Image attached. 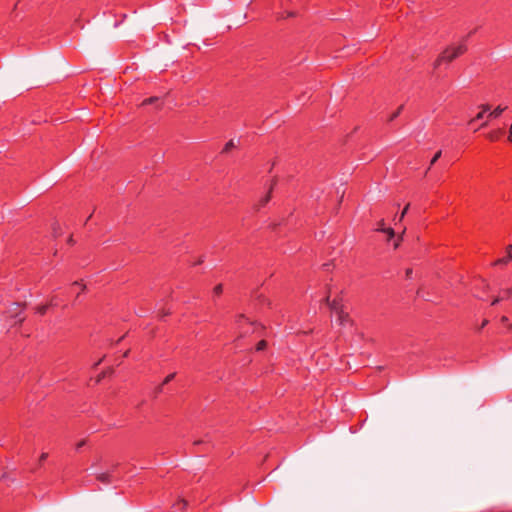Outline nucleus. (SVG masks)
<instances>
[{"label":"nucleus","instance_id":"f257e3e1","mask_svg":"<svg viewBox=\"0 0 512 512\" xmlns=\"http://www.w3.org/2000/svg\"><path fill=\"white\" fill-rule=\"evenodd\" d=\"M467 47L464 43L457 46H451L445 49L434 62V68L437 69L443 62H451L460 55L464 54Z\"/></svg>","mask_w":512,"mask_h":512},{"label":"nucleus","instance_id":"f03ea898","mask_svg":"<svg viewBox=\"0 0 512 512\" xmlns=\"http://www.w3.org/2000/svg\"><path fill=\"white\" fill-rule=\"evenodd\" d=\"M24 307L20 303H12L9 309L7 310V317L13 319V323L11 325L20 324L24 321L25 317L23 314Z\"/></svg>","mask_w":512,"mask_h":512},{"label":"nucleus","instance_id":"7ed1b4c3","mask_svg":"<svg viewBox=\"0 0 512 512\" xmlns=\"http://www.w3.org/2000/svg\"><path fill=\"white\" fill-rule=\"evenodd\" d=\"M239 327H241L242 331L241 336H244L248 333H253L256 331V324L253 322H250L249 319H247L244 315H239L236 320Z\"/></svg>","mask_w":512,"mask_h":512},{"label":"nucleus","instance_id":"20e7f679","mask_svg":"<svg viewBox=\"0 0 512 512\" xmlns=\"http://www.w3.org/2000/svg\"><path fill=\"white\" fill-rule=\"evenodd\" d=\"M324 301L330 307L331 311H333L334 313H336V312H341L342 313V309L344 308V306L342 304V298L341 297H336L332 301H330V297L327 296L324 299Z\"/></svg>","mask_w":512,"mask_h":512},{"label":"nucleus","instance_id":"39448f33","mask_svg":"<svg viewBox=\"0 0 512 512\" xmlns=\"http://www.w3.org/2000/svg\"><path fill=\"white\" fill-rule=\"evenodd\" d=\"M385 223H384V220H380L377 224V228L376 230L377 231H380V232H384V233H387L388 234V239H392L395 235V232L392 228H385L384 227Z\"/></svg>","mask_w":512,"mask_h":512},{"label":"nucleus","instance_id":"423d86ee","mask_svg":"<svg viewBox=\"0 0 512 512\" xmlns=\"http://www.w3.org/2000/svg\"><path fill=\"white\" fill-rule=\"evenodd\" d=\"M96 479L104 484L112 482V474L110 472L100 473L96 476Z\"/></svg>","mask_w":512,"mask_h":512},{"label":"nucleus","instance_id":"0eeeda50","mask_svg":"<svg viewBox=\"0 0 512 512\" xmlns=\"http://www.w3.org/2000/svg\"><path fill=\"white\" fill-rule=\"evenodd\" d=\"M56 305H57V302L55 301V298H52L49 304L40 305V306L36 307V313H38L40 315H44L46 313L47 309L49 308V306H56Z\"/></svg>","mask_w":512,"mask_h":512},{"label":"nucleus","instance_id":"6e6552de","mask_svg":"<svg viewBox=\"0 0 512 512\" xmlns=\"http://www.w3.org/2000/svg\"><path fill=\"white\" fill-rule=\"evenodd\" d=\"M503 133L504 132L502 129L493 130L487 134V138L490 141H497L503 135Z\"/></svg>","mask_w":512,"mask_h":512},{"label":"nucleus","instance_id":"1a4fd4ad","mask_svg":"<svg viewBox=\"0 0 512 512\" xmlns=\"http://www.w3.org/2000/svg\"><path fill=\"white\" fill-rule=\"evenodd\" d=\"M335 314L337 315V321L340 325H344L349 319V315L344 311V308L342 309V313L336 312Z\"/></svg>","mask_w":512,"mask_h":512},{"label":"nucleus","instance_id":"9d476101","mask_svg":"<svg viewBox=\"0 0 512 512\" xmlns=\"http://www.w3.org/2000/svg\"><path fill=\"white\" fill-rule=\"evenodd\" d=\"M175 375V373H170L169 375H167L162 384L156 388L155 394L157 395L158 393H160L162 391V386L172 381L175 378Z\"/></svg>","mask_w":512,"mask_h":512},{"label":"nucleus","instance_id":"9b49d317","mask_svg":"<svg viewBox=\"0 0 512 512\" xmlns=\"http://www.w3.org/2000/svg\"><path fill=\"white\" fill-rule=\"evenodd\" d=\"M273 186H274V184H271L268 193L263 198L260 199L259 204H258V209H260L261 207H264L269 202L270 197H271L270 193L273 189Z\"/></svg>","mask_w":512,"mask_h":512},{"label":"nucleus","instance_id":"f8f14e48","mask_svg":"<svg viewBox=\"0 0 512 512\" xmlns=\"http://www.w3.org/2000/svg\"><path fill=\"white\" fill-rule=\"evenodd\" d=\"M506 109V107L498 106L496 107L492 112L489 113L490 118H497L499 117L503 111Z\"/></svg>","mask_w":512,"mask_h":512},{"label":"nucleus","instance_id":"ddd939ff","mask_svg":"<svg viewBox=\"0 0 512 512\" xmlns=\"http://www.w3.org/2000/svg\"><path fill=\"white\" fill-rule=\"evenodd\" d=\"M482 108H483V109H482V111H480V112L475 116V118H473V119H472V121H471V122H474V121H476V120H481V119H483V118H484L485 113H486L487 111H489V109H490V107H489L488 105H485V106H483Z\"/></svg>","mask_w":512,"mask_h":512},{"label":"nucleus","instance_id":"4468645a","mask_svg":"<svg viewBox=\"0 0 512 512\" xmlns=\"http://www.w3.org/2000/svg\"><path fill=\"white\" fill-rule=\"evenodd\" d=\"M160 98L158 97H149V98H146L143 100L142 102V106H146V105H150V104H154V103H160Z\"/></svg>","mask_w":512,"mask_h":512},{"label":"nucleus","instance_id":"2eb2a0df","mask_svg":"<svg viewBox=\"0 0 512 512\" xmlns=\"http://www.w3.org/2000/svg\"><path fill=\"white\" fill-rule=\"evenodd\" d=\"M441 155H442V151L441 150H439V151H437L435 153V155L433 156V158L430 161V165L428 167V170H430L431 167L438 161V159L441 157Z\"/></svg>","mask_w":512,"mask_h":512},{"label":"nucleus","instance_id":"dca6fc26","mask_svg":"<svg viewBox=\"0 0 512 512\" xmlns=\"http://www.w3.org/2000/svg\"><path fill=\"white\" fill-rule=\"evenodd\" d=\"M402 110H403V105L399 106V107L397 108V110H396L394 113H392V115H391V116H390V118H389V121H393V120H395V119L400 115V113L402 112Z\"/></svg>","mask_w":512,"mask_h":512},{"label":"nucleus","instance_id":"f3484780","mask_svg":"<svg viewBox=\"0 0 512 512\" xmlns=\"http://www.w3.org/2000/svg\"><path fill=\"white\" fill-rule=\"evenodd\" d=\"M233 147H235V144H234L233 140L228 141L225 144V146H224V148L222 150V153H226V152L230 151Z\"/></svg>","mask_w":512,"mask_h":512},{"label":"nucleus","instance_id":"a211bd4d","mask_svg":"<svg viewBox=\"0 0 512 512\" xmlns=\"http://www.w3.org/2000/svg\"><path fill=\"white\" fill-rule=\"evenodd\" d=\"M266 346H267V342L265 340H261V341H259L257 343L256 350L257 351H262V350H264L266 348Z\"/></svg>","mask_w":512,"mask_h":512},{"label":"nucleus","instance_id":"6ab92c4d","mask_svg":"<svg viewBox=\"0 0 512 512\" xmlns=\"http://www.w3.org/2000/svg\"><path fill=\"white\" fill-rule=\"evenodd\" d=\"M222 291H223V286H222V284H218V285H216V286L214 287V289H213V293H214V295H215V296H219V295L222 293Z\"/></svg>","mask_w":512,"mask_h":512},{"label":"nucleus","instance_id":"aec40b11","mask_svg":"<svg viewBox=\"0 0 512 512\" xmlns=\"http://www.w3.org/2000/svg\"><path fill=\"white\" fill-rule=\"evenodd\" d=\"M506 260H512V244L506 248Z\"/></svg>","mask_w":512,"mask_h":512},{"label":"nucleus","instance_id":"412c9836","mask_svg":"<svg viewBox=\"0 0 512 512\" xmlns=\"http://www.w3.org/2000/svg\"><path fill=\"white\" fill-rule=\"evenodd\" d=\"M294 16H295L294 12H284V13L280 14L279 18L285 19V18L294 17Z\"/></svg>","mask_w":512,"mask_h":512},{"label":"nucleus","instance_id":"4be33fe9","mask_svg":"<svg viewBox=\"0 0 512 512\" xmlns=\"http://www.w3.org/2000/svg\"><path fill=\"white\" fill-rule=\"evenodd\" d=\"M48 458V453H42L39 457V466L43 464V462Z\"/></svg>","mask_w":512,"mask_h":512},{"label":"nucleus","instance_id":"5701e85b","mask_svg":"<svg viewBox=\"0 0 512 512\" xmlns=\"http://www.w3.org/2000/svg\"><path fill=\"white\" fill-rule=\"evenodd\" d=\"M503 293H504L503 298H509L510 296H512V287L503 290Z\"/></svg>","mask_w":512,"mask_h":512},{"label":"nucleus","instance_id":"b1692460","mask_svg":"<svg viewBox=\"0 0 512 512\" xmlns=\"http://www.w3.org/2000/svg\"><path fill=\"white\" fill-rule=\"evenodd\" d=\"M177 505H181L180 510H181L182 512H184V509H185V507L187 506V501H186V500H184V499H181V500L177 503Z\"/></svg>","mask_w":512,"mask_h":512},{"label":"nucleus","instance_id":"393cba45","mask_svg":"<svg viewBox=\"0 0 512 512\" xmlns=\"http://www.w3.org/2000/svg\"><path fill=\"white\" fill-rule=\"evenodd\" d=\"M510 260H506V256L503 257V258H500L498 259L494 264L495 265H498V264H507Z\"/></svg>","mask_w":512,"mask_h":512},{"label":"nucleus","instance_id":"a878e982","mask_svg":"<svg viewBox=\"0 0 512 512\" xmlns=\"http://www.w3.org/2000/svg\"><path fill=\"white\" fill-rule=\"evenodd\" d=\"M408 209H409V204L406 205L405 208L403 209V211H402V213H401V215L399 217V221H401L404 218V216L407 213Z\"/></svg>","mask_w":512,"mask_h":512},{"label":"nucleus","instance_id":"bb28decb","mask_svg":"<svg viewBox=\"0 0 512 512\" xmlns=\"http://www.w3.org/2000/svg\"><path fill=\"white\" fill-rule=\"evenodd\" d=\"M412 274H413V270L411 268H408L406 270V277L407 278H411L412 277Z\"/></svg>","mask_w":512,"mask_h":512},{"label":"nucleus","instance_id":"cd10ccee","mask_svg":"<svg viewBox=\"0 0 512 512\" xmlns=\"http://www.w3.org/2000/svg\"><path fill=\"white\" fill-rule=\"evenodd\" d=\"M84 445H85V441H84V440H82V441H80L79 443H77V445H76V449H77V450H80Z\"/></svg>","mask_w":512,"mask_h":512},{"label":"nucleus","instance_id":"c85d7f7f","mask_svg":"<svg viewBox=\"0 0 512 512\" xmlns=\"http://www.w3.org/2000/svg\"><path fill=\"white\" fill-rule=\"evenodd\" d=\"M78 285H80V283H79L78 281H75V282L73 283V286H78ZM85 288H86V286H85L84 284H81V290H82V291H84V290H85Z\"/></svg>","mask_w":512,"mask_h":512},{"label":"nucleus","instance_id":"c756f323","mask_svg":"<svg viewBox=\"0 0 512 512\" xmlns=\"http://www.w3.org/2000/svg\"><path fill=\"white\" fill-rule=\"evenodd\" d=\"M501 299H502V298H499V297L495 298V299L492 301L491 305H492V306H494V305L498 304V303L501 301Z\"/></svg>","mask_w":512,"mask_h":512},{"label":"nucleus","instance_id":"7c9ffc66","mask_svg":"<svg viewBox=\"0 0 512 512\" xmlns=\"http://www.w3.org/2000/svg\"><path fill=\"white\" fill-rule=\"evenodd\" d=\"M488 322L489 321L487 319L483 320L481 326L479 327V330L483 329L488 324Z\"/></svg>","mask_w":512,"mask_h":512},{"label":"nucleus","instance_id":"2f4dec72","mask_svg":"<svg viewBox=\"0 0 512 512\" xmlns=\"http://www.w3.org/2000/svg\"><path fill=\"white\" fill-rule=\"evenodd\" d=\"M501 322H502V323H506V322H508V318H507L506 316H502V317H501Z\"/></svg>","mask_w":512,"mask_h":512},{"label":"nucleus","instance_id":"473e14b6","mask_svg":"<svg viewBox=\"0 0 512 512\" xmlns=\"http://www.w3.org/2000/svg\"><path fill=\"white\" fill-rule=\"evenodd\" d=\"M329 267H330V264H328V263L323 264V268L325 270H329Z\"/></svg>","mask_w":512,"mask_h":512},{"label":"nucleus","instance_id":"72a5a7b5","mask_svg":"<svg viewBox=\"0 0 512 512\" xmlns=\"http://www.w3.org/2000/svg\"><path fill=\"white\" fill-rule=\"evenodd\" d=\"M68 243H69V244H72V243H73V238H72V236H70V237H69V239H68Z\"/></svg>","mask_w":512,"mask_h":512},{"label":"nucleus","instance_id":"f704fd0d","mask_svg":"<svg viewBox=\"0 0 512 512\" xmlns=\"http://www.w3.org/2000/svg\"><path fill=\"white\" fill-rule=\"evenodd\" d=\"M104 376H105V374L99 376V378L97 379V382H100L101 378L104 377Z\"/></svg>","mask_w":512,"mask_h":512},{"label":"nucleus","instance_id":"c9c22d12","mask_svg":"<svg viewBox=\"0 0 512 512\" xmlns=\"http://www.w3.org/2000/svg\"><path fill=\"white\" fill-rule=\"evenodd\" d=\"M128 352L129 351H126L123 356L126 357L128 355Z\"/></svg>","mask_w":512,"mask_h":512}]
</instances>
